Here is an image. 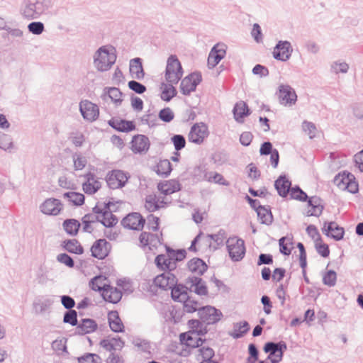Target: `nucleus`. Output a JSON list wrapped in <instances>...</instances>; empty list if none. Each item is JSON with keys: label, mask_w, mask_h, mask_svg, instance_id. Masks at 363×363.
I'll list each match as a JSON object with an SVG mask.
<instances>
[{"label": "nucleus", "mask_w": 363, "mask_h": 363, "mask_svg": "<svg viewBox=\"0 0 363 363\" xmlns=\"http://www.w3.org/2000/svg\"><path fill=\"white\" fill-rule=\"evenodd\" d=\"M116 60L115 53L110 52L105 46L99 48L94 55V66L100 72L110 69Z\"/></svg>", "instance_id": "obj_1"}, {"label": "nucleus", "mask_w": 363, "mask_h": 363, "mask_svg": "<svg viewBox=\"0 0 363 363\" xmlns=\"http://www.w3.org/2000/svg\"><path fill=\"white\" fill-rule=\"evenodd\" d=\"M183 76L182 65L176 55H170L167 62L165 79L167 82L177 84Z\"/></svg>", "instance_id": "obj_2"}, {"label": "nucleus", "mask_w": 363, "mask_h": 363, "mask_svg": "<svg viewBox=\"0 0 363 363\" xmlns=\"http://www.w3.org/2000/svg\"><path fill=\"white\" fill-rule=\"evenodd\" d=\"M46 0H27L23 16L28 19H35L43 13L47 9Z\"/></svg>", "instance_id": "obj_3"}, {"label": "nucleus", "mask_w": 363, "mask_h": 363, "mask_svg": "<svg viewBox=\"0 0 363 363\" xmlns=\"http://www.w3.org/2000/svg\"><path fill=\"white\" fill-rule=\"evenodd\" d=\"M229 256L234 262L242 260L245 255V242L237 237L229 238L226 241Z\"/></svg>", "instance_id": "obj_4"}, {"label": "nucleus", "mask_w": 363, "mask_h": 363, "mask_svg": "<svg viewBox=\"0 0 363 363\" xmlns=\"http://www.w3.org/2000/svg\"><path fill=\"white\" fill-rule=\"evenodd\" d=\"M334 183L341 189H346L349 192L355 194L359 190L358 183L354 176L350 173L338 174L334 178Z\"/></svg>", "instance_id": "obj_5"}, {"label": "nucleus", "mask_w": 363, "mask_h": 363, "mask_svg": "<svg viewBox=\"0 0 363 363\" xmlns=\"http://www.w3.org/2000/svg\"><path fill=\"white\" fill-rule=\"evenodd\" d=\"M198 315L201 320L207 325L218 322L223 314L221 311L213 306H201L198 309Z\"/></svg>", "instance_id": "obj_6"}, {"label": "nucleus", "mask_w": 363, "mask_h": 363, "mask_svg": "<svg viewBox=\"0 0 363 363\" xmlns=\"http://www.w3.org/2000/svg\"><path fill=\"white\" fill-rule=\"evenodd\" d=\"M128 177L122 170L115 169L109 172L106 176V180L108 186L112 189H116L123 187Z\"/></svg>", "instance_id": "obj_7"}, {"label": "nucleus", "mask_w": 363, "mask_h": 363, "mask_svg": "<svg viewBox=\"0 0 363 363\" xmlns=\"http://www.w3.org/2000/svg\"><path fill=\"white\" fill-rule=\"evenodd\" d=\"M79 111L84 120L95 121L99 116L98 106L89 100H82L79 103Z\"/></svg>", "instance_id": "obj_8"}, {"label": "nucleus", "mask_w": 363, "mask_h": 363, "mask_svg": "<svg viewBox=\"0 0 363 363\" xmlns=\"http://www.w3.org/2000/svg\"><path fill=\"white\" fill-rule=\"evenodd\" d=\"M278 97L281 104L291 106L297 101V95L294 89L289 85L280 84L278 89Z\"/></svg>", "instance_id": "obj_9"}, {"label": "nucleus", "mask_w": 363, "mask_h": 363, "mask_svg": "<svg viewBox=\"0 0 363 363\" xmlns=\"http://www.w3.org/2000/svg\"><path fill=\"white\" fill-rule=\"evenodd\" d=\"M202 77L199 72H193L184 77L181 82V92L184 95H189L194 91L197 85L201 82Z\"/></svg>", "instance_id": "obj_10"}, {"label": "nucleus", "mask_w": 363, "mask_h": 363, "mask_svg": "<svg viewBox=\"0 0 363 363\" xmlns=\"http://www.w3.org/2000/svg\"><path fill=\"white\" fill-rule=\"evenodd\" d=\"M207 330H200L199 332L189 331L188 333H184L180 334V340L182 343L186 344L188 347H199L201 346L204 342L199 336L206 333Z\"/></svg>", "instance_id": "obj_11"}, {"label": "nucleus", "mask_w": 363, "mask_h": 363, "mask_svg": "<svg viewBox=\"0 0 363 363\" xmlns=\"http://www.w3.org/2000/svg\"><path fill=\"white\" fill-rule=\"evenodd\" d=\"M208 135L207 126L203 123H196L191 128L188 139L191 143L200 145Z\"/></svg>", "instance_id": "obj_12"}, {"label": "nucleus", "mask_w": 363, "mask_h": 363, "mask_svg": "<svg viewBox=\"0 0 363 363\" xmlns=\"http://www.w3.org/2000/svg\"><path fill=\"white\" fill-rule=\"evenodd\" d=\"M292 51L290 42L280 40L274 48L273 57L277 60L285 62L290 58Z\"/></svg>", "instance_id": "obj_13"}, {"label": "nucleus", "mask_w": 363, "mask_h": 363, "mask_svg": "<svg viewBox=\"0 0 363 363\" xmlns=\"http://www.w3.org/2000/svg\"><path fill=\"white\" fill-rule=\"evenodd\" d=\"M177 282L176 276L169 272H164L153 279L154 284L162 290L170 289Z\"/></svg>", "instance_id": "obj_14"}, {"label": "nucleus", "mask_w": 363, "mask_h": 363, "mask_svg": "<svg viewBox=\"0 0 363 363\" xmlns=\"http://www.w3.org/2000/svg\"><path fill=\"white\" fill-rule=\"evenodd\" d=\"M145 223V220L139 213H130L121 220L124 228L135 230H142Z\"/></svg>", "instance_id": "obj_15"}, {"label": "nucleus", "mask_w": 363, "mask_h": 363, "mask_svg": "<svg viewBox=\"0 0 363 363\" xmlns=\"http://www.w3.org/2000/svg\"><path fill=\"white\" fill-rule=\"evenodd\" d=\"M111 249L110 243L105 239H99L94 242L91 247V256L99 259H103L108 256Z\"/></svg>", "instance_id": "obj_16"}, {"label": "nucleus", "mask_w": 363, "mask_h": 363, "mask_svg": "<svg viewBox=\"0 0 363 363\" xmlns=\"http://www.w3.org/2000/svg\"><path fill=\"white\" fill-rule=\"evenodd\" d=\"M186 284L189 292H194L200 296L208 294L206 282L199 277L192 276L186 279Z\"/></svg>", "instance_id": "obj_17"}, {"label": "nucleus", "mask_w": 363, "mask_h": 363, "mask_svg": "<svg viewBox=\"0 0 363 363\" xmlns=\"http://www.w3.org/2000/svg\"><path fill=\"white\" fill-rule=\"evenodd\" d=\"M225 45L219 43L212 48L208 57V67L210 69L215 67L225 57Z\"/></svg>", "instance_id": "obj_18"}, {"label": "nucleus", "mask_w": 363, "mask_h": 363, "mask_svg": "<svg viewBox=\"0 0 363 363\" xmlns=\"http://www.w3.org/2000/svg\"><path fill=\"white\" fill-rule=\"evenodd\" d=\"M322 230L327 237L331 238L337 241L342 240L345 235L344 228L339 226L334 221L329 223L325 222Z\"/></svg>", "instance_id": "obj_19"}, {"label": "nucleus", "mask_w": 363, "mask_h": 363, "mask_svg": "<svg viewBox=\"0 0 363 363\" xmlns=\"http://www.w3.org/2000/svg\"><path fill=\"white\" fill-rule=\"evenodd\" d=\"M43 213L46 215L57 216L62 208V204L59 199H47L40 206Z\"/></svg>", "instance_id": "obj_20"}, {"label": "nucleus", "mask_w": 363, "mask_h": 363, "mask_svg": "<svg viewBox=\"0 0 363 363\" xmlns=\"http://www.w3.org/2000/svg\"><path fill=\"white\" fill-rule=\"evenodd\" d=\"M99 345L106 351L115 352L116 350L121 351L125 346V342L119 337L103 339L100 341Z\"/></svg>", "instance_id": "obj_21"}, {"label": "nucleus", "mask_w": 363, "mask_h": 363, "mask_svg": "<svg viewBox=\"0 0 363 363\" xmlns=\"http://www.w3.org/2000/svg\"><path fill=\"white\" fill-rule=\"evenodd\" d=\"M84 177L86 181L83 183L82 188L86 194H94L101 188V182L96 179L94 174L88 172L84 175Z\"/></svg>", "instance_id": "obj_22"}, {"label": "nucleus", "mask_w": 363, "mask_h": 363, "mask_svg": "<svg viewBox=\"0 0 363 363\" xmlns=\"http://www.w3.org/2000/svg\"><path fill=\"white\" fill-rule=\"evenodd\" d=\"M108 124L119 132L128 133L135 129V125L133 121L125 119L112 118L108 121Z\"/></svg>", "instance_id": "obj_23"}, {"label": "nucleus", "mask_w": 363, "mask_h": 363, "mask_svg": "<svg viewBox=\"0 0 363 363\" xmlns=\"http://www.w3.org/2000/svg\"><path fill=\"white\" fill-rule=\"evenodd\" d=\"M132 150L135 153L147 152L150 147L149 138L144 135H135L131 141Z\"/></svg>", "instance_id": "obj_24"}, {"label": "nucleus", "mask_w": 363, "mask_h": 363, "mask_svg": "<svg viewBox=\"0 0 363 363\" xmlns=\"http://www.w3.org/2000/svg\"><path fill=\"white\" fill-rule=\"evenodd\" d=\"M98 325L94 319L84 318L76 327V334L84 335L93 333L97 330Z\"/></svg>", "instance_id": "obj_25"}, {"label": "nucleus", "mask_w": 363, "mask_h": 363, "mask_svg": "<svg viewBox=\"0 0 363 363\" xmlns=\"http://www.w3.org/2000/svg\"><path fill=\"white\" fill-rule=\"evenodd\" d=\"M103 298L109 303H117L122 298V292L116 287H113L108 284L105 287L101 293Z\"/></svg>", "instance_id": "obj_26"}, {"label": "nucleus", "mask_w": 363, "mask_h": 363, "mask_svg": "<svg viewBox=\"0 0 363 363\" xmlns=\"http://www.w3.org/2000/svg\"><path fill=\"white\" fill-rule=\"evenodd\" d=\"M186 281H185V284H177L171 287V296L174 301L182 302L184 300H186L187 295H189V288L187 287Z\"/></svg>", "instance_id": "obj_27"}, {"label": "nucleus", "mask_w": 363, "mask_h": 363, "mask_svg": "<svg viewBox=\"0 0 363 363\" xmlns=\"http://www.w3.org/2000/svg\"><path fill=\"white\" fill-rule=\"evenodd\" d=\"M129 70L131 77L134 79L141 80L145 77L142 60L140 57H135L130 60Z\"/></svg>", "instance_id": "obj_28"}, {"label": "nucleus", "mask_w": 363, "mask_h": 363, "mask_svg": "<svg viewBox=\"0 0 363 363\" xmlns=\"http://www.w3.org/2000/svg\"><path fill=\"white\" fill-rule=\"evenodd\" d=\"M155 263L157 268L164 272H171L177 268V263L171 261L167 255L163 254L155 257Z\"/></svg>", "instance_id": "obj_29"}, {"label": "nucleus", "mask_w": 363, "mask_h": 363, "mask_svg": "<svg viewBox=\"0 0 363 363\" xmlns=\"http://www.w3.org/2000/svg\"><path fill=\"white\" fill-rule=\"evenodd\" d=\"M291 182L285 175H280L274 182V187L281 197H286L289 191L291 192Z\"/></svg>", "instance_id": "obj_30"}, {"label": "nucleus", "mask_w": 363, "mask_h": 363, "mask_svg": "<svg viewBox=\"0 0 363 363\" xmlns=\"http://www.w3.org/2000/svg\"><path fill=\"white\" fill-rule=\"evenodd\" d=\"M308 206H311L313 209L312 211H308L307 212L308 216H316L318 217L322 214L324 209L323 200L318 196H311L307 200Z\"/></svg>", "instance_id": "obj_31"}, {"label": "nucleus", "mask_w": 363, "mask_h": 363, "mask_svg": "<svg viewBox=\"0 0 363 363\" xmlns=\"http://www.w3.org/2000/svg\"><path fill=\"white\" fill-rule=\"evenodd\" d=\"M187 267L190 272L201 276L208 269L206 262L198 257H194L187 262Z\"/></svg>", "instance_id": "obj_32"}, {"label": "nucleus", "mask_w": 363, "mask_h": 363, "mask_svg": "<svg viewBox=\"0 0 363 363\" xmlns=\"http://www.w3.org/2000/svg\"><path fill=\"white\" fill-rule=\"evenodd\" d=\"M108 320L112 331L115 333H122L124 331V325L116 311H112L108 313Z\"/></svg>", "instance_id": "obj_33"}, {"label": "nucleus", "mask_w": 363, "mask_h": 363, "mask_svg": "<svg viewBox=\"0 0 363 363\" xmlns=\"http://www.w3.org/2000/svg\"><path fill=\"white\" fill-rule=\"evenodd\" d=\"M250 330L247 321L243 320L233 323V329L228 333L229 335L234 339H238L244 336Z\"/></svg>", "instance_id": "obj_34"}, {"label": "nucleus", "mask_w": 363, "mask_h": 363, "mask_svg": "<svg viewBox=\"0 0 363 363\" xmlns=\"http://www.w3.org/2000/svg\"><path fill=\"white\" fill-rule=\"evenodd\" d=\"M158 189L164 195H169L181 189L180 183L175 179H171L165 183H160Z\"/></svg>", "instance_id": "obj_35"}, {"label": "nucleus", "mask_w": 363, "mask_h": 363, "mask_svg": "<svg viewBox=\"0 0 363 363\" xmlns=\"http://www.w3.org/2000/svg\"><path fill=\"white\" fill-rule=\"evenodd\" d=\"M233 112L234 118L238 122H242L243 118L250 113L247 104L242 101L235 104Z\"/></svg>", "instance_id": "obj_36"}, {"label": "nucleus", "mask_w": 363, "mask_h": 363, "mask_svg": "<svg viewBox=\"0 0 363 363\" xmlns=\"http://www.w3.org/2000/svg\"><path fill=\"white\" fill-rule=\"evenodd\" d=\"M62 246L65 250L70 253L82 255L84 252L83 247L76 239L66 240L63 241Z\"/></svg>", "instance_id": "obj_37"}, {"label": "nucleus", "mask_w": 363, "mask_h": 363, "mask_svg": "<svg viewBox=\"0 0 363 363\" xmlns=\"http://www.w3.org/2000/svg\"><path fill=\"white\" fill-rule=\"evenodd\" d=\"M257 213L262 224L269 225L272 223L273 216L269 206L267 207L264 206L262 207H259Z\"/></svg>", "instance_id": "obj_38"}, {"label": "nucleus", "mask_w": 363, "mask_h": 363, "mask_svg": "<svg viewBox=\"0 0 363 363\" xmlns=\"http://www.w3.org/2000/svg\"><path fill=\"white\" fill-rule=\"evenodd\" d=\"M62 225L67 234L74 236L78 233L81 224L77 220L72 218L64 220Z\"/></svg>", "instance_id": "obj_39"}, {"label": "nucleus", "mask_w": 363, "mask_h": 363, "mask_svg": "<svg viewBox=\"0 0 363 363\" xmlns=\"http://www.w3.org/2000/svg\"><path fill=\"white\" fill-rule=\"evenodd\" d=\"M132 344L137 348V351L150 354L151 343L149 340L140 337H135Z\"/></svg>", "instance_id": "obj_40"}, {"label": "nucleus", "mask_w": 363, "mask_h": 363, "mask_svg": "<svg viewBox=\"0 0 363 363\" xmlns=\"http://www.w3.org/2000/svg\"><path fill=\"white\" fill-rule=\"evenodd\" d=\"M165 247L167 255L169 257L171 261L175 262V263L177 262L183 260L186 256V252L184 249L175 250L167 245Z\"/></svg>", "instance_id": "obj_41"}, {"label": "nucleus", "mask_w": 363, "mask_h": 363, "mask_svg": "<svg viewBox=\"0 0 363 363\" xmlns=\"http://www.w3.org/2000/svg\"><path fill=\"white\" fill-rule=\"evenodd\" d=\"M174 84L169 83L168 84L162 83V91L161 94V99L165 101H169L177 94V90L173 86Z\"/></svg>", "instance_id": "obj_42"}, {"label": "nucleus", "mask_w": 363, "mask_h": 363, "mask_svg": "<svg viewBox=\"0 0 363 363\" xmlns=\"http://www.w3.org/2000/svg\"><path fill=\"white\" fill-rule=\"evenodd\" d=\"M64 198L67 199L73 205L78 206L84 204L85 200L84 194L74 191L65 193Z\"/></svg>", "instance_id": "obj_43"}, {"label": "nucleus", "mask_w": 363, "mask_h": 363, "mask_svg": "<svg viewBox=\"0 0 363 363\" xmlns=\"http://www.w3.org/2000/svg\"><path fill=\"white\" fill-rule=\"evenodd\" d=\"M160 203H164L163 201H160L155 195L147 196L145 199V208L149 212L157 211L160 207Z\"/></svg>", "instance_id": "obj_44"}, {"label": "nucleus", "mask_w": 363, "mask_h": 363, "mask_svg": "<svg viewBox=\"0 0 363 363\" xmlns=\"http://www.w3.org/2000/svg\"><path fill=\"white\" fill-rule=\"evenodd\" d=\"M172 164L168 160H160L156 166V173L162 177H167L172 171Z\"/></svg>", "instance_id": "obj_45"}, {"label": "nucleus", "mask_w": 363, "mask_h": 363, "mask_svg": "<svg viewBox=\"0 0 363 363\" xmlns=\"http://www.w3.org/2000/svg\"><path fill=\"white\" fill-rule=\"evenodd\" d=\"M106 89L107 96L109 97L116 106L121 105L122 102V92L120 91V89L116 87L106 88L105 90ZM106 96V94H104V97Z\"/></svg>", "instance_id": "obj_46"}, {"label": "nucleus", "mask_w": 363, "mask_h": 363, "mask_svg": "<svg viewBox=\"0 0 363 363\" xmlns=\"http://www.w3.org/2000/svg\"><path fill=\"white\" fill-rule=\"evenodd\" d=\"M204 178L209 182L228 186L229 183L225 180L223 177L217 172H210L204 174Z\"/></svg>", "instance_id": "obj_47"}, {"label": "nucleus", "mask_w": 363, "mask_h": 363, "mask_svg": "<svg viewBox=\"0 0 363 363\" xmlns=\"http://www.w3.org/2000/svg\"><path fill=\"white\" fill-rule=\"evenodd\" d=\"M182 303H184V311L186 313L198 311V309L201 307L200 303L192 299L189 295H187L186 300L182 301Z\"/></svg>", "instance_id": "obj_48"}, {"label": "nucleus", "mask_w": 363, "mask_h": 363, "mask_svg": "<svg viewBox=\"0 0 363 363\" xmlns=\"http://www.w3.org/2000/svg\"><path fill=\"white\" fill-rule=\"evenodd\" d=\"M104 216L100 220V223L106 228H111L118 223L117 217L111 213V209L107 210Z\"/></svg>", "instance_id": "obj_49"}, {"label": "nucleus", "mask_w": 363, "mask_h": 363, "mask_svg": "<svg viewBox=\"0 0 363 363\" xmlns=\"http://www.w3.org/2000/svg\"><path fill=\"white\" fill-rule=\"evenodd\" d=\"M278 348L277 347L276 342H267L265 343L263 350L266 353H269L267 356V360H269L272 363V360L274 359H277V356L279 354Z\"/></svg>", "instance_id": "obj_50"}, {"label": "nucleus", "mask_w": 363, "mask_h": 363, "mask_svg": "<svg viewBox=\"0 0 363 363\" xmlns=\"http://www.w3.org/2000/svg\"><path fill=\"white\" fill-rule=\"evenodd\" d=\"M63 322L65 323H67L71 325L72 326H76L78 325V320H77V313L75 310H69L67 311L63 317Z\"/></svg>", "instance_id": "obj_51"}, {"label": "nucleus", "mask_w": 363, "mask_h": 363, "mask_svg": "<svg viewBox=\"0 0 363 363\" xmlns=\"http://www.w3.org/2000/svg\"><path fill=\"white\" fill-rule=\"evenodd\" d=\"M290 196L291 199L300 201H307L308 196L298 186L291 189Z\"/></svg>", "instance_id": "obj_52"}, {"label": "nucleus", "mask_w": 363, "mask_h": 363, "mask_svg": "<svg viewBox=\"0 0 363 363\" xmlns=\"http://www.w3.org/2000/svg\"><path fill=\"white\" fill-rule=\"evenodd\" d=\"M0 148L4 150L13 148L12 138L9 135L0 132Z\"/></svg>", "instance_id": "obj_53"}, {"label": "nucleus", "mask_w": 363, "mask_h": 363, "mask_svg": "<svg viewBox=\"0 0 363 363\" xmlns=\"http://www.w3.org/2000/svg\"><path fill=\"white\" fill-rule=\"evenodd\" d=\"M104 279L100 276L94 277L90 281V286L92 290L96 291H104L107 284L103 283Z\"/></svg>", "instance_id": "obj_54"}, {"label": "nucleus", "mask_w": 363, "mask_h": 363, "mask_svg": "<svg viewBox=\"0 0 363 363\" xmlns=\"http://www.w3.org/2000/svg\"><path fill=\"white\" fill-rule=\"evenodd\" d=\"M79 363H101V357L93 353H87L78 358Z\"/></svg>", "instance_id": "obj_55"}, {"label": "nucleus", "mask_w": 363, "mask_h": 363, "mask_svg": "<svg viewBox=\"0 0 363 363\" xmlns=\"http://www.w3.org/2000/svg\"><path fill=\"white\" fill-rule=\"evenodd\" d=\"M158 117L163 122L169 123L174 119V113L169 107H166L160 110Z\"/></svg>", "instance_id": "obj_56"}, {"label": "nucleus", "mask_w": 363, "mask_h": 363, "mask_svg": "<svg viewBox=\"0 0 363 363\" xmlns=\"http://www.w3.org/2000/svg\"><path fill=\"white\" fill-rule=\"evenodd\" d=\"M28 31L34 35H40L45 30L44 24L40 21H33L28 25Z\"/></svg>", "instance_id": "obj_57"}, {"label": "nucleus", "mask_w": 363, "mask_h": 363, "mask_svg": "<svg viewBox=\"0 0 363 363\" xmlns=\"http://www.w3.org/2000/svg\"><path fill=\"white\" fill-rule=\"evenodd\" d=\"M171 140L176 151L182 150L186 145V139L182 135H174L172 137Z\"/></svg>", "instance_id": "obj_58"}, {"label": "nucleus", "mask_w": 363, "mask_h": 363, "mask_svg": "<svg viewBox=\"0 0 363 363\" xmlns=\"http://www.w3.org/2000/svg\"><path fill=\"white\" fill-rule=\"evenodd\" d=\"M74 168L75 170H81L84 169L87 163V160L85 157L82 156L80 154L75 153L73 155Z\"/></svg>", "instance_id": "obj_59"}, {"label": "nucleus", "mask_w": 363, "mask_h": 363, "mask_svg": "<svg viewBox=\"0 0 363 363\" xmlns=\"http://www.w3.org/2000/svg\"><path fill=\"white\" fill-rule=\"evenodd\" d=\"M336 279L337 276L335 272L333 270H329L323 276V282L327 286H333L336 284Z\"/></svg>", "instance_id": "obj_60"}, {"label": "nucleus", "mask_w": 363, "mask_h": 363, "mask_svg": "<svg viewBox=\"0 0 363 363\" xmlns=\"http://www.w3.org/2000/svg\"><path fill=\"white\" fill-rule=\"evenodd\" d=\"M211 240H213L218 246L223 245L224 240L226 238V233L224 230H220L216 234H208L207 235Z\"/></svg>", "instance_id": "obj_61"}, {"label": "nucleus", "mask_w": 363, "mask_h": 363, "mask_svg": "<svg viewBox=\"0 0 363 363\" xmlns=\"http://www.w3.org/2000/svg\"><path fill=\"white\" fill-rule=\"evenodd\" d=\"M248 352L250 357L247 358L248 363H255L258 360L259 351L256 345L251 343L248 346Z\"/></svg>", "instance_id": "obj_62"}, {"label": "nucleus", "mask_w": 363, "mask_h": 363, "mask_svg": "<svg viewBox=\"0 0 363 363\" xmlns=\"http://www.w3.org/2000/svg\"><path fill=\"white\" fill-rule=\"evenodd\" d=\"M128 86L130 90L139 94H143L146 91V86L135 80L130 81Z\"/></svg>", "instance_id": "obj_63"}, {"label": "nucleus", "mask_w": 363, "mask_h": 363, "mask_svg": "<svg viewBox=\"0 0 363 363\" xmlns=\"http://www.w3.org/2000/svg\"><path fill=\"white\" fill-rule=\"evenodd\" d=\"M306 232L308 235L314 240L315 243L317 242H322V238L315 225H309L306 228Z\"/></svg>", "instance_id": "obj_64"}]
</instances>
